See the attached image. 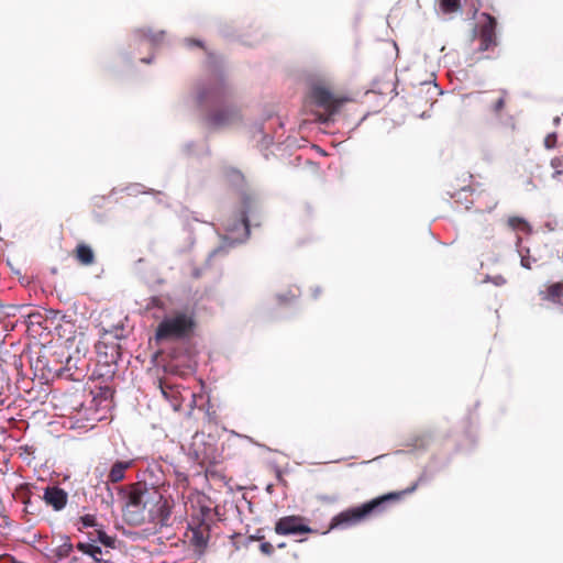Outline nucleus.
Returning <instances> with one entry per match:
<instances>
[{
    "label": "nucleus",
    "instance_id": "nucleus-1",
    "mask_svg": "<svg viewBox=\"0 0 563 563\" xmlns=\"http://www.w3.org/2000/svg\"><path fill=\"white\" fill-rule=\"evenodd\" d=\"M417 488V484L412 485L402 492L389 493L387 495L377 497L361 506L349 508L334 516L330 522L329 528L323 531L328 533L330 530L338 528H347L365 520L373 512H380L384 510V505L389 500H399L404 495L412 493Z\"/></svg>",
    "mask_w": 563,
    "mask_h": 563
},
{
    "label": "nucleus",
    "instance_id": "nucleus-2",
    "mask_svg": "<svg viewBox=\"0 0 563 563\" xmlns=\"http://www.w3.org/2000/svg\"><path fill=\"white\" fill-rule=\"evenodd\" d=\"M309 99L313 106L323 110L318 118L323 123L330 121L346 102L351 101L349 97L336 93L328 84L321 81L311 86Z\"/></svg>",
    "mask_w": 563,
    "mask_h": 563
},
{
    "label": "nucleus",
    "instance_id": "nucleus-3",
    "mask_svg": "<svg viewBox=\"0 0 563 563\" xmlns=\"http://www.w3.org/2000/svg\"><path fill=\"white\" fill-rule=\"evenodd\" d=\"M195 327L196 321L192 314L177 311L158 323L155 331V340L157 342L184 340L191 335Z\"/></svg>",
    "mask_w": 563,
    "mask_h": 563
},
{
    "label": "nucleus",
    "instance_id": "nucleus-4",
    "mask_svg": "<svg viewBox=\"0 0 563 563\" xmlns=\"http://www.w3.org/2000/svg\"><path fill=\"white\" fill-rule=\"evenodd\" d=\"M257 205L251 197H244L242 202V211L239 220L227 224V231L238 233L232 236L234 240L244 241L250 235V218L256 213Z\"/></svg>",
    "mask_w": 563,
    "mask_h": 563
},
{
    "label": "nucleus",
    "instance_id": "nucleus-5",
    "mask_svg": "<svg viewBox=\"0 0 563 563\" xmlns=\"http://www.w3.org/2000/svg\"><path fill=\"white\" fill-rule=\"evenodd\" d=\"M306 521L307 519L301 516H285L276 521L274 531L279 536L317 533L318 531L309 527Z\"/></svg>",
    "mask_w": 563,
    "mask_h": 563
},
{
    "label": "nucleus",
    "instance_id": "nucleus-6",
    "mask_svg": "<svg viewBox=\"0 0 563 563\" xmlns=\"http://www.w3.org/2000/svg\"><path fill=\"white\" fill-rule=\"evenodd\" d=\"M191 532L189 537V543L199 554H202L210 539V523L207 522L203 517H192L188 525Z\"/></svg>",
    "mask_w": 563,
    "mask_h": 563
},
{
    "label": "nucleus",
    "instance_id": "nucleus-7",
    "mask_svg": "<svg viewBox=\"0 0 563 563\" xmlns=\"http://www.w3.org/2000/svg\"><path fill=\"white\" fill-rule=\"evenodd\" d=\"M102 336L97 343L96 349L99 354L103 353L106 356V363H115L120 358V345L117 342H107L108 335H113L114 339H120L122 327L106 328L102 325Z\"/></svg>",
    "mask_w": 563,
    "mask_h": 563
},
{
    "label": "nucleus",
    "instance_id": "nucleus-8",
    "mask_svg": "<svg viewBox=\"0 0 563 563\" xmlns=\"http://www.w3.org/2000/svg\"><path fill=\"white\" fill-rule=\"evenodd\" d=\"M482 16L486 21L479 26V33H478L479 47H478V49L481 52H486V51L497 46V35H496L497 21L489 13H482Z\"/></svg>",
    "mask_w": 563,
    "mask_h": 563
},
{
    "label": "nucleus",
    "instance_id": "nucleus-9",
    "mask_svg": "<svg viewBox=\"0 0 563 563\" xmlns=\"http://www.w3.org/2000/svg\"><path fill=\"white\" fill-rule=\"evenodd\" d=\"M240 120V112L236 108L232 106H225L219 109H216L211 113H209L206 118V122L209 126L214 129L224 128L233 124Z\"/></svg>",
    "mask_w": 563,
    "mask_h": 563
},
{
    "label": "nucleus",
    "instance_id": "nucleus-10",
    "mask_svg": "<svg viewBox=\"0 0 563 563\" xmlns=\"http://www.w3.org/2000/svg\"><path fill=\"white\" fill-rule=\"evenodd\" d=\"M85 397V395H81V398ZM74 402V418L77 419V421H88V422H96L99 420V417L97 416V408H96V398L88 396V404L86 400L80 399L79 396H75Z\"/></svg>",
    "mask_w": 563,
    "mask_h": 563
},
{
    "label": "nucleus",
    "instance_id": "nucleus-11",
    "mask_svg": "<svg viewBox=\"0 0 563 563\" xmlns=\"http://www.w3.org/2000/svg\"><path fill=\"white\" fill-rule=\"evenodd\" d=\"M229 95V89L222 79L211 84L208 88L201 90L198 100L201 104L208 102L223 103Z\"/></svg>",
    "mask_w": 563,
    "mask_h": 563
},
{
    "label": "nucleus",
    "instance_id": "nucleus-12",
    "mask_svg": "<svg viewBox=\"0 0 563 563\" xmlns=\"http://www.w3.org/2000/svg\"><path fill=\"white\" fill-rule=\"evenodd\" d=\"M48 507L54 511H62L68 501V494L66 490L57 485H48L44 488L43 496L40 497Z\"/></svg>",
    "mask_w": 563,
    "mask_h": 563
},
{
    "label": "nucleus",
    "instance_id": "nucleus-13",
    "mask_svg": "<svg viewBox=\"0 0 563 563\" xmlns=\"http://www.w3.org/2000/svg\"><path fill=\"white\" fill-rule=\"evenodd\" d=\"M148 495L150 492L144 485L140 483L135 484L129 493L126 509H134L135 514H140L148 501Z\"/></svg>",
    "mask_w": 563,
    "mask_h": 563
},
{
    "label": "nucleus",
    "instance_id": "nucleus-14",
    "mask_svg": "<svg viewBox=\"0 0 563 563\" xmlns=\"http://www.w3.org/2000/svg\"><path fill=\"white\" fill-rule=\"evenodd\" d=\"M85 367L86 362L82 360L79 355L73 356L69 355L66 358L65 367L63 368V372L66 377L79 382L85 377Z\"/></svg>",
    "mask_w": 563,
    "mask_h": 563
},
{
    "label": "nucleus",
    "instance_id": "nucleus-15",
    "mask_svg": "<svg viewBox=\"0 0 563 563\" xmlns=\"http://www.w3.org/2000/svg\"><path fill=\"white\" fill-rule=\"evenodd\" d=\"M542 300L550 301L555 305H563V283L551 284L545 290L540 291Z\"/></svg>",
    "mask_w": 563,
    "mask_h": 563
},
{
    "label": "nucleus",
    "instance_id": "nucleus-16",
    "mask_svg": "<svg viewBox=\"0 0 563 563\" xmlns=\"http://www.w3.org/2000/svg\"><path fill=\"white\" fill-rule=\"evenodd\" d=\"M132 464V461H117L109 471L108 481L113 484L123 481L125 471L129 470Z\"/></svg>",
    "mask_w": 563,
    "mask_h": 563
},
{
    "label": "nucleus",
    "instance_id": "nucleus-17",
    "mask_svg": "<svg viewBox=\"0 0 563 563\" xmlns=\"http://www.w3.org/2000/svg\"><path fill=\"white\" fill-rule=\"evenodd\" d=\"M77 261L82 265H91L95 262V254L90 246L79 243L75 250Z\"/></svg>",
    "mask_w": 563,
    "mask_h": 563
},
{
    "label": "nucleus",
    "instance_id": "nucleus-18",
    "mask_svg": "<svg viewBox=\"0 0 563 563\" xmlns=\"http://www.w3.org/2000/svg\"><path fill=\"white\" fill-rule=\"evenodd\" d=\"M34 486L29 483L20 484L14 490V494H13L14 499L22 503L23 505L32 501V499H33L32 488Z\"/></svg>",
    "mask_w": 563,
    "mask_h": 563
},
{
    "label": "nucleus",
    "instance_id": "nucleus-19",
    "mask_svg": "<svg viewBox=\"0 0 563 563\" xmlns=\"http://www.w3.org/2000/svg\"><path fill=\"white\" fill-rule=\"evenodd\" d=\"M159 388L163 396L168 399L175 408L180 406V401L178 399L179 391L174 386L159 380Z\"/></svg>",
    "mask_w": 563,
    "mask_h": 563
},
{
    "label": "nucleus",
    "instance_id": "nucleus-20",
    "mask_svg": "<svg viewBox=\"0 0 563 563\" xmlns=\"http://www.w3.org/2000/svg\"><path fill=\"white\" fill-rule=\"evenodd\" d=\"M507 98H508L507 90L501 89L498 91V97L494 100L492 108H490L492 112L496 117H499L501 114V112L504 111Z\"/></svg>",
    "mask_w": 563,
    "mask_h": 563
},
{
    "label": "nucleus",
    "instance_id": "nucleus-21",
    "mask_svg": "<svg viewBox=\"0 0 563 563\" xmlns=\"http://www.w3.org/2000/svg\"><path fill=\"white\" fill-rule=\"evenodd\" d=\"M76 548L80 552L90 555L96 561H101V559L99 556L102 554V550L99 547L91 544V543L79 542V543H77Z\"/></svg>",
    "mask_w": 563,
    "mask_h": 563
},
{
    "label": "nucleus",
    "instance_id": "nucleus-22",
    "mask_svg": "<svg viewBox=\"0 0 563 563\" xmlns=\"http://www.w3.org/2000/svg\"><path fill=\"white\" fill-rule=\"evenodd\" d=\"M439 7L442 13L452 14L461 10V0H440Z\"/></svg>",
    "mask_w": 563,
    "mask_h": 563
},
{
    "label": "nucleus",
    "instance_id": "nucleus-23",
    "mask_svg": "<svg viewBox=\"0 0 563 563\" xmlns=\"http://www.w3.org/2000/svg\"><path fill=\"white\" fill-rule=\"evenodd\" d=\"M41 500L42 499H40V498L32 499V501L24 504V508H23L24 514L32 516V517L40 516L42 514Z\"/></svg>",
    "mask_w": 563,
    "mask_h": 563
},
{
    "label": "nucleus",
    "instance_id": "nucleus-24",
    "mask_svg": "<svg viewBox=\"0 0 563 563\" xmlns=\"http://www.w3.org/2000/svg\"><path fill=\"white\" fill-rule=\"evenodd\" d=\"M97 540L106 547L114 548L115 539L108 536L103 530H96Z\"/></svg>",
    "mask_w": 563,
    "mask_h": 563
},
{
    "label": "nucleus",
    "instance_id": "nucleus-25",
    "mask_svg": "<svg viewBox=\"0 0 563 563\" xmlns=\"http://www.w3.org/2000/svg\"><path fill=\"white\" fill-rule=\"evenodd\" d=\"M73 544L69 542V540L67 539L63 544H60L55 553H56V556L59 558V559H64V558H67L70 555L71 551H73Z\"/></svg>",
    "mask_w": 563,
    "mask_h": 563
},
{
    "label": "nucleus",
    "instance_id": "nucleus-26",
    "mask_svg": "<svg viewBox=\"0 0 563 563\" xmlns=\"http://www.w3.org/2000/svg\"><path fill=\"white\" fill-rule=\"evenodd\" d=\"M508 225L514 230H526L528 229V223L525 219L519 217H510L508 219Z\"/></svg>",
    "mask_w": 563,
    "mask_h": 563
},
{
    "label": "nucleus",
    "instance_id": "nucleus-27",
    "mask_svg": "<svg viewBox=\"0 0 563 563\" xmlns=\"http://www.w3.org/2000/svg\"><path fill=\"white\" fill-rule=\"evenodd\" d=\"M79 522L81 523V527H79L78 530L81 531L82 528L96 527L97 518L95 515L87 514L79 518Z\"/></svg>",
    "mask_w": 563,
    "mask_h": 563
},
{
    "label": "nucleus",
    "instance_id": "nucleus-28",
    "mask_svg": "<svg viewBox=\"0 0 563 563\" xmlns=\"http://www.w3.org/2000/svg\"><path fill=\"white\" fill-rule=\"evenodd\" d=\"M551 167L554 169L553 176H560L563 173V157L558 156L553 157L550 163Z\"/></svg>",
    "mask_w": 563,
    "mask_h": 563
},
{
    "label": "nucleus",
    "instance_id": "nucleus-29",
    "mask_svg": "<svg viewBox=\"0 0 563 563\" xmlns=\"http://www.w3.org/2000/svg\"><path fill=\"white\" fill-rule=\"evenodd\" d=\"M274 547L271 542L262 541L260 545V551L267 556H271L274 553Z\"/></svg>",
    "mask_w": 563,
    "mask_h": 563
},
{
    "label": "nucleus",
    "instance_id": "nucleus-30",
    "mask_svg": "<svg viewBox=\"0 0 563 563\" xmlns=\"http://www.w3.org/2000/svg\"><path fill=\"white\" fill-rule=\"evenodd\" d=\"M556 143H558V136L555 133H550L544 139V146L547 148L555 147Z\"/></svg>",
    "mask_w": 563,
    "mask_h": 563
},
{
    "label": "nucleus",
    "instance_id": "nucleus-31",
    "mask_svg": "<svg viewBox=\"0 0 563 563\" xmlns=\"http://www.w3.org/2000/svg\"><path fill=\"white\" fill-rule=\"evenodd\" d=\"M249 541H264L265 537L263 534V529H257L255 534L250 536Z\"/></svg>",
    "mask_w": 563,
    "mask_h": 563
},
{
    "label": "nucleus",
    "instance_id": "nucleus-32",
    "mask_svg": "<svg viewBox=\"0 0 563 563\" xmlns=\"http://www.w3.org/2000/svg\"><path fill=\"white\" fill-rule=\"evenodd\" d=\"M20 450L23 451L27 455H32L34 453V448L31 445H22Z\"/></svg>",
    "mask_w": 563,
    "mask_h": 563
},
{
    "label": "nucleus",
    "instance_id": "nucleus-33",
    "mask_svg": "<svg viewBox=\"0 0 563 563\" xmlns=\"http://www.w3.org/2000/svg\"><path fill=\"white\" fill-rule=\"evenodd\" d=\"M187 43H188L189 45H195V46H198V47H203L202 42H201V41H199V40H192V38H190V40H187Z\"/></svg>",
    "mask_w": 563,
    "mask_h": 563
},
{
    "label": "nucleus",
    "instance_id": "nucleus-34",
    "mask_svg": "<svg viewBox=\"0 0 563 563\" xmlns=\"http://www.w3.org/2000/svg\"><path fill=\"white\" fill-rule=\"evenodd\" d=\"M163 37H164V32H161L159 34L154 35V36H153V38H152V41H153L154 43H158V41H161Z\"/></svg>",
    "mask_w": 563,
    "mask_h": 563
},
{
    "label": "nucleus",
    "instance_id": "nucleus-35",
    "mask_svg": "<svg viewBox=\"0 0 563 563\" xmlns=\"http://www.w3.org/2000/svg\"><path fill=\"white\" fill-rule=\"evenodd\" d=\"M494 283H495L496 285H501V284H504V283H505V279H504L501 276H499V277H496V278H495Z\"/></svg>",
    "mask_w": 563,
    "mask_h": 563
},
{
    "label": "nucleus",
    "instance_id": "nucleus-36",
    "mask_svg": "<svg viewBox=\"0 0 563 563\" xmlns=\"http://www.w3.org/2000/svg\"><path fill=\"white\" fill-rule=\"evenodd\" d=\"M129 514L136 515V514L134 512V509H133V510L128 509V512H125V516H129Z\"/></svg>",
    "mask_w": 563,
    "mask_h": 563
},
{
    "label": "nucleus",
    "instance_id": "nucleus-37",
    "mask_svg": "<svg viewBox=\"0 0 563 563\" xmlns=\"http://www.w3.org/2000/svg\"><path fill=\"white\" fill-rule=\"evenodd\" d=\"M277 547H278L279 549H282V548H285V547H286V544L283 542V543H279Z\"/></svg>",
    "mask_w": 563,
    "mask_h": 563
}]
</instances>
